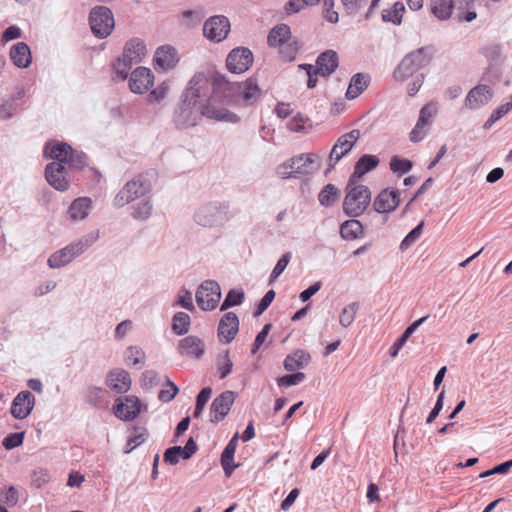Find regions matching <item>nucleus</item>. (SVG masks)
<instances>
[{
  "label": "nucleus",
  "mask_w": 512,
  "mask_h": 512,
  "mask_svg": "<svg viewBox=\"0 0 512 512\" xmlns=\"http://www.w3.org/2000/svg\"><path fill=\"white\" fill-rule=\"evenodd\" d=\"M244 299V292L242 290L232 289L227 294L225 300L223 301L220 310L224 311L230 307L235 305H239L242 303Z\"/></svg>",
  "instance_id": "de8ad7c7"
},
{
  "label": "nucleus",
  "mask_w": 512,
  "mask_h": 512,
  "mask_svg": "<svg viewBox=\"0 0 512 512\" xmlns=\"http://www.w3.org/2000/svg\"><path fill=\"white\" fill-rule=\"evenodd\" d=\"M169 90H170V85L168 82L164 81V82L160 83L156 88H154L149 93V102L160 103L161 101H163L166 98Z\"/></svg>",
  "instance_id": "603ef678"
},
{
  "label": "nucleus",
  "mask_w": 512,
  "mask_h": 512,
  "mask_svg": "<svg viewBox=\"0 0 512 512\" xmlns=\"http://www.w3.org/2000/svg\"><path fill=\"white\" fill-rule=\"evenodd\" d=\"M363 233V226L360 221L350 219L343 222L340 226V234L343 239L354 240Z\"/></svg>",
  "instance_id": "4c0bfd02"
},
{
  "label": "nucleus",
  "mask_w": 512,
  "mask_h": 512,
  "mask_svg": "<svg viewBox=\"0 0 512 512\" xmlns=\"http://www.w3.org/2000/svg\"><path fill=\"white\" fill-rule=\"evenodd\" d=\"M428 317V315L421 317L405 329L403 334L391 346L389 350L391 357L398 355L399 350L404 346L409 337L428 319Z\"/></svg>",
  "instance_id": "f704fd0d"
},
{
  "label": "nucleus",
  "mask_w": 512,
  "mask_h": 512,
  "mask_svg": "<svg viewBox=\"0 0 512 512\" xmlns=\"http://www.w3.org/2000/svg\"><path fill=\"white\" fill-rule=\"evenodd\" d=\"M290 37V27L286 24L275 26L268 35V44L272 47H281L280 52L288 61H292L298 52L297 43L289 42Z\"/></svg>",
  "instance_id": "9d476101"
},
{
  "label": "nucleus",
  "mask_w": 512,
  "mask_h": 512,
  "mask_svg": "<svg viewBox=\"0 0 512 512\" xmlns=\"http://www.w3.org/2000/svg\"><path fill=\"white\" fill-rule=\"evenodd\" d=\"M177 305H180L181 307L193 311L194 305L192 301V294L188 290H182L177 297L176 301Z\"/></svg>",
  "instance_id": "69168bd1"
},
{
  "label": "nucleus",
  "mask_w": 512,
  "mask_h": 512,
  "mask_svg": "<svg viewBox=\"0 0 512 512\" xmlns=\"http://www.w3.org/2000/svg\"><path fill=\"white\" fill-rule=\"evenodd\" d=\"M379 164L378 157L374 155L365 154L359 158L354 167V172L350 176V179L358 181L366 173L375 169Z\"/></svg>",
  "instance_id": "72a5a7b5"
},
{
  "label": "nucleus",
  "mask_w": 512,
  "mask_h": 512,
  "mask_svg": "<svg viewBox=\"0 0 512 512\" xmlns=\"http://www.w3.org/2000/svg\"><path fill=\"white\" fill-rule=\"evenodd\" d=\"M0 500L12 507L18 503L19 495L14 486H10L0 492Z\"/></svg>",
  "instance_id": "052dcab7"
},
{
  "label": "nucleus",
  "mask_w": 512,
  "mask_h": 512,
  "mask_svg": "<svg viewBox=\"0 0 512 512\" xmlns=\"http://www.w3.org/2000/svg\"><path fill=\"white\" fill-rule=\"evenodd\" d=\"M196 302L204 311L214 310L221 299L220 285L214 280L204 281L196 291Z\"/></svg>",
  "instance_id": "ddd939ff"
},
{
  "label": "nucleus",
  "mask_w": 512,
  "mask_h": 512,
  "mask_svg": "<svg viewBox=\"0 0 512 512\" xmlns=\"http://www.w3.org/2000/svg\"><path fill=\"white\" fill-rule=\"evenodd\" d=\"M369 79L367 74L358 73L354 75L346 91V97L348 99L358 97L368 87Z\"/></svg>",
  "instance_id": "c9c22d12"
},
{
  "label": "nucleus",
  "mask_w": 512,
  "mask_h": 512,
  "mask_svg": "<svg viewBox=\"0 0 512 512\" xmlns=\"http://www.w3.org/2000/svg\"><path fill=\"white\" fill-rule=\"evenodd\" d=\"M238 443V433H236L229 441L221 454V465L227 477L231 476L234 469L237 467L233 464L234 454Z\"/></svg>",
  "instance_id": "473e14b6"
},
{
  "label": "nucleus",
  "mask_w": 512,
  "mask_h": 512,
  "mask_svg": "<svg viewBox=\"0 0 512 512\" xmlns=\"http://www.w3.org/2000/svg\"><path fill=\"white\" fill-rule=\"evenodd\" d=\"M339 197V191L333 184H327L318 194V201L322 206H332Z\"/></svg>",
  "instance_id": "79ce46f5"
},
{
  "label": "nucleus",
  "mask_w": 512,
  "mask_h": 512,
  "mask_svg": "<svg viewBox=\"0 0 512 512\" xmlns=\"http://www.w3.org/2000/svg\"><path fill=\"white\" fill-rule=\"evenodd\" d=\"M274 298H275V291L274 290L267 291L266 294L263 296V298L260 300V302L254 312V315L260 316L270 306V304L272 303Z\"/></svg>",
  "instance_id": "0e129e2a"
},
{
  "label": "nucleus",
  "mask_w": 512,
  "mask_h": 512,
  "mask_svg": "<svg viewBox=\"0 0 512 512\" xmlns=\"http://www.w3.org/2000/svg\"><path fill=\"white\" fill-rule=\"evenodd\" d=\"M492 97L493 92L489 86L477 85L468 92L464 105L470 110H476L488 104Z\"/></svg>",
  "instance_id": "412c9836"
},
{
  "label": "nucleus",
  "mask_w": 512,
  "mask_h": 512,
  "mask_svg": "<svg viewBox=\"0 0 512 512\" xmlns=\"http://www.w3.org/2000/svg\"><path fill=\"white\" fill-rule=\"evenodd\" d=\"M92 33L99 39L109 36L115 26L111 10L106 6L94 7L89 15Z\"/></svg>",
  "instance_id": "9b49d317"
},
{
  "label": "nucleus",
  "mask_w": 512,
  "mask_h": 512,
  "mask_svg": "<svg viewBox=\"0 0 512 512\" xmlns=\"http://www.w3.org/2000/svg\"><path fill=\"white\" fill-rule=\"evenodd\" d=\"M99 239V231H92L78 239L75 242L70 243L65 246L69 249L70 253H73V258L80 256L83 254L89 247H91L97 240Z\"/></svg>",
  "instance_id": "2f4dec72"
},
{
  "label": "nucleus",
  "mask_w": 512,
  "mask_h": 512,
  "mask_svg": "<svg viewBox=\"0 0 512 512\" xmlns=\"http://www.w3.org/2000/svg\"><path fill=\"white\" fill-rule=\"evenodd\" d=\"M253 63L252 52L245 47L233 49L227 56L226 66L232 73L240 74L249 69Z\"/></svg>",
  "instance_id": "dca6fc26"
},
{
  "label": "nucleus",
  "mask_w": 512,
  "mask_h": 512,
  "mask_svg": "<svg viewBox=\"0 0 512 512\" xmlns=\"http://www.w3.org/2000/svg\"><path fill=\"white\" fill-rule=\"evenodd\" d=\"M317 68L315 74L322 76H329L338 67V56L337 53L328 50L320 54L316 61Z\"/></svg>",
  "instance_id": "c85d7f7f"
},
{
  "label": "nucleus",
  "mask_w": 512,
  "mask_h": 512,
  "mask_svg": "<svg viewBox=\"0 0 512 512\" xmlns=\"http://www.w3.org/2000/svg\"><path fill=\"white\" fill-rule=\"evenodd\" d=\"M227 79L215 74L211 79L204 72L195 73L181 96L202 109V114L215 121L237 123L239 117L225 107Z\"/></svg>",
  "instance_id": "f257e3e1"
},
{
  "label": "nucleus",
  "mask_w": 512,
  "mask_h": 512,
  "mask_svg": "<svg viewBox=\"0 0 512 512\" xmlns=\"http://www.w3.org/2000/svg\"><path fill=\"white\" fill-rule=\"evenodd\" d=\"M405 11V7L402 3L396 2L391 9L383 10L382 19L385 22H392L394 24H400L402 16Z\"/></svg>",
  "instance_id": "c03bdc74"
},
{
  "label": "nucleus",
  "mask_w": 512,
  "mask_h": 512,
  "mask_svg": "<svg viewBox=\"0 0 512 512\" xmlns=\"http://www.w3.org/2000/svg\"><path fill=\"white\" fill-rule=\"evenodd\" d=\"M154 61L156 69L168 71L177 65L179 56L174 47L165 45L156 50Z\"/></svg>",
  "instance_id": "393cba45"
},
{
  "label": "nucleus",
  "mask_w": 512,
  "mask_h": 512,
  "mask_svg": "<svg viewBox=\"0 0 512 512\" xmlns=\"http://www.w3.org/2000/svg\"><path fill=\"white\" fill-rule=\"evenodd\" d=\"M423 226H424V222L421 221L414 229H412L405 236V238L402 240V242L400 244V249L402 251H405L406 249H408L412 244H414L419 239V237L422 234Z\"/></svg>",
  "instance_id": "8fccbe9b"
},
{
  "label": "nucleus",
  "mask_w": 512,
  "mask_h": 512,
  "mask_svg": "<svg viewBox=\"0 0 512 512\" xmlns=\"http://www.w3.org/2000/svg\"><path fill=\"white\" fill-rule=\"evenodd\" d=\"M141 383L144 389H152L160 383L158 373L154 370H146L142 373Z\"/></svg>",
  "instance_id": "bf43d9fd"
},
{
  "label": "nucleus",
  "mask_w": 512,
  "mask_h": 512,
  "mask_svg": "<svg viewBox=\"0 0 512 512\" xmlns=\"http://www.w3.org/2000/svg\"><path fill=\"white\" fill-rule=\"evenodd\" d=\"M202 117L204 116L200 107L180 96V100L173 112V121L177 127H194L200 122Z\"/></svg>",
  "instance_id": "f8f14e48"
},
{
  "label": "nucleus",
  "mask_w": 512,
  "mask_h": 512,
  "mask_svg": "<svg viewBox=\"0 0 512 512\" xmlns=\"http://www.w3.org/2000/svg\"><path fill=\"white\" fill-rule=\"evenodd\" d=\"M24 95L23 91H19L16 96L2 100L0 103V119L8 120L14 117L18 110L17 99H21Z\"/></svg>",
  "instance_id": "e433bc0d"
},
{
  "label": "nucleus",
  "mask_w": 512,
  "mask_h": 512,
  "mask_svg": "<svg viewBox=\"0 0 512 512\" xmlns=\"http://www.w3.org/2000/svg\"><path fill=\"white\" fill-rule=\"evenodd\" d=\"M399 203L400 192L397 189L386 188L375 197L373 207L378 213H390L398 207Z\"/></svg>",
  "instance_id": "a211bd4d"
},
{
  "label": "nucleus",
  "mask_w": 512,
  "mask_h": 512,
  "mask_svg": "<svg viewBox=\"0 0 512 512\" xmlns=\"http://www.w3.org/2000/svg\"><path fill=\"white\" fill-rule=\"evenodd\" d=\"M145 353L138 346H129L125 352V360L129 365H143L145 363Z\"/></svg>",
  "instance_id": "a18cd8bd"
},
{
  "label": "nucleus",
  "mask_w": 512,
  "mask_h": 512,
  "mask_svg": "<svg viewBox=\"0 0 512 512\" xmlns=\"http://www.w3.org/2000/svg\"><path fill=\"white\" fill-rule=\"evenodd\" d=\"M224 91L225 103L230 101L235 95H239L248 105L257 102L262 94L257 81L253 78H249L244 82H230L227 80V87Z\"/></svg>",
  "instance_id": "1a4fd4ad"
},
{
  "label": "nucleus",
  "mask_w": 512,
  "mask_h": 512,
  "mask_svg": "<svg viewBox=\"0 0 512 512\" xmlns=\"http://www.w3.org/2000/svg\"><path fill=\"white\" fill-rule=\"evenodd\" d=\"M334 0H323V16L330 23L338 22V13L333 9Z\"/></svg>",
  "instance_id": "680f3d73"
},
{
  "label": "nucleus",
  "mask_w": 512,
  "mask_h": 512,
  "mask_svg": "<svg viewBox=\"0 0 512 512\" xmlns=\"http://www.w3.org/2000/svg\"><path fill=\"white\" fill-rule=\"evenodd\" d=\"M106 384L116 393L124 394L131 388V378L126 370L117 368L108 373Z\"/></svg>",
  "instance_id": "a878e982"
},
{
  "label": "nucleus",
  "mask_w": 512,
  "mask_h": 512,
  "mask_svg": "<svg viewBox=\"0 0 512 512\" xmlns=\"http://www.w3.org/2000/svg\"><path fill=\"white\" fill-rule=\"evenodd\" d=\"M431 60V55L426 48H419L407 54L394 70L393 76L396 81H404L414 77L417 72L425 67Z\"/></svg>",
  "instance_id": "6e6552de"
},
{
  "label": "nucleus",
  "mask_w": 512,
  "mask_h": 512,
  "mask_svg": "<svg viewBox=\"0 0 512 512\" xmlns=\"http://www.w3.org/2000/svg\"><path fill=\"white\" fill-rule=\"evenodd\" d=\"M35 397L29 391H21L13 400L11 414L16 419H25L33 410Z\"/></svg>",
  "instance_id": "4be33fe9"
},
{
  "label": "nucleus",
  "mask_w": 512,
  "mask_h": 512,
  "mask_svg": "<svg viewBox=\"0 0 512 512\" xmlns=\"http://www.w3.org/2000/svg\"><path fill=\"white\" fill-rule=\"evenodd\" d=\"M306 6H310L307 0H289L285 5V12L288 15L295 14Z\"/></svg>",
  "instance_id": "338daca9"
},
{
  "label": "nucleus",
  "mask_w": 512,
  "mask_h": 512,
  "mask_svg": "<svg viewBox=\"0 0 512 512\" xmlns=\"http://www.w3.org/2000/svg\"><path fill=\"white\" fill-rule=\"evenodd\" d=\"M45 177L56 190L66 191L69 188L67 169L61 163H49L45 168Z\"/></svg>",
  "instance_id": "aec40b11"
},
{
  "label": "nucleus",
  "mask_w": 512,
  "mask_h": 512,
  "mask_svg": "<svg viewBox=\"0 0 512 512\" xmlns=\"http://www.w3.org/2000/svg\"><path fill=\"white\" fill-rule=\"evenodd\" d=\"M311 361V356L304 350L298 349L286 356L284 360V368L286 371L294 372L305 368Z\"/></svg>",
  "instance_id": "7c9ffc66"
},
{
  "label": "nucleus",
  "mask_w": 512,
  "mask_h": 512,
  "mask_svg": "<svg viewBox=\"0 0 512 512\" xmlns=\"http://www.w3.org/2000/svg\"><path fill=\"white\" fill-rule=\"evenodd\" d=\"M233 363L229 357L228 351H226L223 355L219 356L217 359V368L219 371V378H226L232 371Z\"/></svg>",
  "instance_id": "3c124183"
},
{
  "label": "nucleus",
  "mask_w": 512,
  "mask_h": 512,
  "mask_svg": "<svg viewBox=\"0 0 512 512\" xmlns=\"http://www.w3.org/2000/svg\"><path fill=\"white\" fill-rule=\"evenodd\" d=\"M23 439V433H11L3 439L2 444L7 450H11L20 446L23 443Z\"/></svg>",
  "instance_id": "e2e57ef3"
},
{
  "label": "nucleus",
  "mask_w": 512,
  "mask_h": 512,
  "mask_svg": "<svg viewBox=\"0 0 512 512\" xmlns=\"http://www.w3.org/2000/svg\"><path fill=\"white\" fill-rule=\"evenodd\" d=\"M290 260H291L290 252H286L285 254L282 255V257L278 260V262L276 263L274 269L272 270V272L270 274V278H269L270 283L274 282L283 273V271L286 269L287 265L289 264Z\"/></svg>",
  "instance_id": "864d4df0"
},
{
  "label": "nucleus",
  "mask_w": 512,
  "mask_h": 512,
  "mask_svg": "<svg viewBox=\"0 0 512 512\" xmlns=\"http://www.w3.org/2000/svg\"><path fill=\"white\" fill-rule=\"evenodd\" d=\"M73 253L66 247L54 252L48 259V265L52 269L61 268L73 261Z\"/></svg>",
  "instance_id": "ea45409f"
},
{
  "label": "nucleus",
  "mask_w": 512,
  "mask_h": 512,
  "mask_svg": "<svg viewBox=\"0 0 512 512\" xmlns=\"http://www.w3.org/2000/svg\"><path fill=\"white\" fill-rule=\"evenodd\" d=\"M230 31V22L223 15L210 17L204 23L203 33L207 39L214 42L224 40Z\"/></svg>",
  "instance_id": "2eb2a0df"
},
{
  "label": "nucleus",
  "mask_w": 512,
  "mask_h": 512,
  "mask_svg": "<svg viewBox=\"0 0 512 512\" xmlns=\"http://www.w3.org/2000/svg\"><path fill=\"white\" fill-rule=\"evenodd\" d=\"M92 208V200L89 197L76 198L68 208L67 217L71 222L86 219Z\"/></svg>",
  "instance_id": "cd10ccee"
},
{
  "label": "nucleus",
  "mask_w": 512,
  "mask_h": 512,
  "mask_svg": "<svg viewBox=\"0 0 512 512\" xmlns=\"http://www.w3.org/2000/svg\"><path fill=\"white\" fill-rule=\"evenodd\" d=\"M305 379V374L302 372H296L290 375H284L277 379V383L281 387H290L301 383Z\"/></svg>",
  "instance_id": "13d9d810"
},
{
  "label": "nucleus",
  "mask_w": 512,
  "mask_h": 512,
  "mask_svg": "<svg viewBox=\"0 0 512 512\" xmlns=\"http://www.w3.org/2000/svg\"><path fill=\"white\" fill-rule=\"evenodd\" d=\"M44 154L47 158L53 159L52 163L68 164L70 168L80 169L87 164V157L84 153L72 149L65 142H49L45 146Z\"/></svg>",
  "instance_id": "423d86ee"
},
{
  "label": "nucleus",
  "mask_w": 512,
  "mask_h": 512,
  "mask_svg": "<svg viewBox=\"0 0 512 512\" xmlns=\"http://www.w3.org/2000/svg\"><path fill=\"white\" fill-rule=\"evenodd\" d=\"M10 58L14 65L26 68L31 64L32 57L29 46L24 42L13 45L10 49Z\"/></svg>",
  "instance_id": "c756f323"
},
{
  "label": "nucleus",
  "mask_w": 512,
  "mask_h": 512,
  "mask_svg": "<svg viewBox=\"0 0 512 512\" xmlns=\"http://www.w3.org/2000/svg\"><path fill=\"white\" fill-rule=\"evenodd\" d=\"M437 112V107L433 103H428L423 106L419 113L418 123L419 125L429 126L432 122L434 115Z\"/></svg>",
  "instance_id": "09e8293b"
},
{
  "label": "nucleus",
  "mask_w": 512,
  "mask_h": 512,
  "mask_svg": "<svg viewBox=\"0 0 512 512\" xmlns=\"http://www.w3.org/2000/svg\"><path fill=\"white\" fill-rule=\"evenodd\" d=\"M359 307L360 305L358 302H352L342 309L339 315V323L342 327L347 328L353 323Z\"/></svg>",
  "instance_id": "37998d69"
},
{
  "label": "nucleus",
  "mask_w": 512,
  "mask_h": 512,
  "mask_svg": "<svg viewBox=\"0 0 512 512\" xmlns=\"http://www.w3.org/2000/svg\"><path fill=\"white\" fill-rule=\"evenodd\" d=\"M141 411L140 400L136 396H126L124 401L117 400L114 407L115 415L125 421H131L138 416Z\"/></svg>",
  "instance_id": "5701e85b"
},
{
  "label": "nucleus",
  "mask_w": 512,
  "mask_h": 512,
  "mask_svg": "<svg viewBox=\"0 0 512 512\" xmlns=\"http://www.w3.org/2000/svg\"><path fill=\"white\" fill-rule=\"evenodd\" d=\"M178 392V387L170 379L166 378V388L160 390L158 399L162 402H170Z\"/></svg>",
  "instance_id": "6e6d98bb"
},
{
  "label": "nucleus",
  "mask_w": 512,
  "mask_h": 512,
  "mask_svg": "<svg viewBox=\"0 0 512 512\" xmlns=\"http://www.w3.org/2000/svg\"><path fill=\"white\" fill-rule=\"evenodd\" d=\"M146 54V44L142 39L135 37L128 40L124 46L122 56L114 63L116 75L121 80L126 79L132 66L142 62Z\"/></svg>",
  "instance_id": "20e7f679"
},
{
  "label": "nucleus",
  "mask_w": 512,
  "mask_h": 512,
  "mask_svg": "<svg viewBox=\"0 0 512 512\" xmlns=\"http://www.w3.org/2000/svg\"><path fill=\"white\" fill-rule=\"evenodd\" d=\"M190 316L185 312H177L172 319V330L177 335H184L189 331Z\"/></svg>",
  "instance_id": "a19ab883"
},
{
  "label": "nucleus",
  "mask_w": 512,
  "mask_h": 512,
  "mask_svg": "<svg viewBox=\"0 0 512 512\" xmlns=\"http://www.w3.org/2000/svg\"><path fill=\"white\" fill-rule=\"evenodd\" d=\"M320 167L319 156L315 153H302L294 156L276 168L281 179L299 178L311 175Z\"/></svg>",
  "instance_id": "f03ea898"
},
{
  "label": "nucleus",
  "mask_w": 512,
  "mask_h": 512,
  "mask_svg": "<svg viewBox=\"0 0 512 512\" xmlns=\"http://www.w3.org/2000/svg\"><path fill=\"white\" fill-rule=\"evenodd\" d=\"M239 329V319L233 312H227L218 324V337L221 342L230 343Z\"/></svg>",
  "instance_id": "b1692460"
},
{
  "label": "nucleus",
  "mask_w": 512,
  "mask_h": 512,
  "mask_svg": "<svg viewBox=\"0 0 512 512\" xmlns=\"http://www.w3.org/2000/svg\"><path fill=\"white\" fill-rule=\"evenodd\" d=\"M177 350L182 356L198 359L205 352V344L199 337L190 335L179 341Z\"/></svg>",
  "instance_id": "bb28decb"
},
{
  "label": "nucleus",
  "mask_w": 512,
  "mask_h": 512,
  "mask_svg": "<svg viewBox=\"0 0 512 512\" xmlns=\"http://www.w3.org/2000/svg\"><path fill=\"white\" fill-rule=\"evenodd\" d=\"M412 168V162L407 159H400L397 156L391 158L390 169L394 173L405 174Z\"/></svg>",
  "instance_id": "4d7b16f0"
},
{
  "label": "nucleus",
  "mask_w": 512,
  "mask_h": 512,
  "mask_svg": "<svg viewBox=\"0 0 512 512\" xmlns=\"http://www.w3.org/2000/svg\"><path fill=\"white\" fill-rule=\"evenodd\" d=\"M49 481L50 475L47 470L39 469L33 473L32 482L37 488H41Z\"/></svg>",
  "instance_id": "774afa93"
},
{
  "label": "nucleus",
  "mask_w": 512,
  "mask_h": 512,
  "mask_svg": "<svg viewBox=\"0 0 512 512\" xmlns=\"http://www.w3.org/2000/svg\"><path fill=\"white\" fill-rule=\"evenodd\" d=\"M346 195L343 200V212L349 217L361 216L371 203V191L356 180L350 179L345 188Z\"/></svg>",
  "instance_id": "7ed1b4c3"
},
{
  "label": "nucleus",
  "mask_w": 512,
  "mask_h": 512,
  "mask_svg": "<svg viewBox=\"0 0 512 512\" xmlns=\"http://www.w3.org/2000/svg\"><path fill=\"white\" fill-rule=\"evenodd\" d=\"M154 75L149 68L137 67L129 78V88L133 93L143 94L153 85Z\"/></svg>",
  "instance_id": "6ab92c4d"
},
{
  "label": "nucleus",
  "mask_w": 512,
  "mask_h": 512,
  "mask_svg": "<svg viewBox=\"0 0 512 512\" xmlns=\"http://www.w3.org/2000/svg\"><path fill=\"white\" fill-rule=\"evenodd\" d=\"M360 137V130L354 129L348 133L341 135L335 145L333 146L329 154V167L326 170V174L334 169L336 163H338L344 156H346L354 147L355 143Z\"/></svg>",
  "instance_id": "4468645a"
},
{
  "label": "nucleus",
  "mask_w": 512,
  "mask_h": 512,
  "mask_svg": "<svg viewBox=\"0 0 512 512\" xmlns=\"http://www.w3.org/2000/svg\"><path fill=\"white\" fill-rule=\"evenodd\" d=\"M152 190V185L147 176L139 174L128 181L114 198L115 207H123L137 199L146 198Z\"/></svg>",
  "instance_id": "0eeeda50"
},
{
  "label": "nucleus",
  "mask_w": 512,
  "mask_h": 512,
  "mask_svg": "<svg viewBox=\"0 0 512 512\" xmlns=\"http://www.w3.org/2000/svg\"><path fill=\"white\" fill-rule=\"evenodd\" d=\"M193 220L205 228L223 227L229 220L228 206L220 202L205 203L196 209Z\"/></svg>",
  "instance_id": "39448f33"
},
{
  "label": "nucleus",
  "mask_w": 512,
  "mask_h": 512,
  "mask_svg": "<svg viewBox=\"0 0 512 512\" xmlns=\"http://www.w3.org/2000/svg\"><path fill=\"white\" fill-rule=\"evenodd\" d=\"M512 109V95L509 102L501 104L498 108H496L487 121L484 123V129H490L495 122L501 119L504 115H506Z\"/></svg>",
  "instance_id": "49530a36"
},
{
  "label": "nucleus",
  "mask_w": 512,
  "mask_h": 512,
  "mask_svg": "<svg viewBox=\"0 0 512 512\" xmlns=\"http://www.w3.org/2000/svg\"><path fill=\"white\" fill-rule=\"evenodd\" d=\"M235 398L236 394L233 391H225L213 400L210 406L212 423H218L225 418L229 413Z\"/></svg>",
  "instance_id": "f3484780"
},
{
  "label": "nucleus",
  "mask_w": 512,
  "mask_h": 512,
  "mask_svg": "<svg viewBox=\"0 0 512 512\" xmlns=\"http://www.w3.org/2000/svg\"><path fill=\"white\" fill-rule=\"evenodd\" d=\"M185 449L181 446H173L168 448L164 453V461L166 463L175 465L179 462V459H185Z\"/></svg>",
  "instance_id": "5fc2aeb1"
},
{
  "label": "nucleus",
  "mask_w": 512,
  "mask_h": 512,
  "mask_svg": "<svg viewBox=\"0 0 512 512\" xmlns=\"http://www.w3.org/2000/svg\"><path fill=\"white\" fill-rule=\"evenodd\" d=\"M132 217L137 221L148 220L153 212V203L149 197L143 198L132 207Z\"/></svg>",
  "instance_id": "58836bf2"
}]
</instances>
